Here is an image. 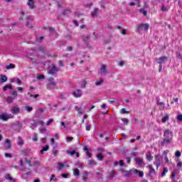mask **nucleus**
Listing matches in <instances>:
<instances>
[{
  "label": "nucleus",
  "mask_w": 182,
  "mask_h": 182,
  "mask_svg": "<svg viewBox=\"0 0 182 182\" xmlns=\"http://www.w3.org/2000/svg\"><path fill=\"white\" fill-rule=\"evenodd\" d=\"M14 100H15V98H13V97H9L6 98V102L8 103H13Z\"/></svg>",
  "instance_id": "nucleus-36"
},
{
  "label": "nucleus",
  "mask_w": 182,
  "mask_h": 182,
  "mask_svg": "<svg viewBox=\"0 0 182 182\" xmlns=\"http://www.w3.org/2000/svg\"><path fill=\"white\" fill-rule=\"evenodd\" d=\"M58 171H62V168H63V167H65V165H63V164L58 162Z\"/></svg>",
  "instance_id": "nucleus-32"
},
{
  "label": "nucleus",
  "mask_w": 182,
  "mask_h": 182,
  "mask_svg": "<svg viewBox=\"0 0 182 182\" xmlns=\"http://www.w3.org/2000/svg\"><path fill=\"white\" fill-rule=\"evenodd\" d=\"M175 156L176 157H180L181 156V152H180V151H176L175 153Z\"/></svg>",
  "instance_id": "nucleus-53"
},
{
  "label": "nucleus",
  "mask_w": 182,
  "mask_h": 182,
  "mask_svg": "<svg viewBox=\"0 0 182 182\" xmlns=\"http://www.w3.org/2000/svg\"><path fill=\"white\" fill-rule=\"evenodd\" d=\"M120 113H121V114H126L129 113V111L126 110V108H122L120 110Z\"/></svg>",
  "instance_id": "nucleus-39"
},
{
  "label": "nucleus",
  "mask_w": 182,
  "mask_h": 182,
  "mask_svg": "<svg viewBox=\"0 0 182 182\" xmlns=\"http://www.w3.org/2000/svg\"><path fill=\"white\" fill-rule=\"evenodd\" d=\"M66 140L67 141H72V140H73V137L67 136Z\"/></svg>",
  "instance_id": "nucleus-63"
},
{
  "label": "nucleus",
  "mask_w": 182,
  "mask_h": 182,
  "mask_svg": "<svg viewBox=\"0 0 182 182\" xmlns=\"http://www.w3.org/2000/svg\"><path fill=\"white\" fill-rule=\"evenodd\" d=\"M6 178V180H9L10 181H12V182H16V179L12 178V176H11V174H8Z\"/></svg>",
  "instance_id": "nucleus-27"
},
{
  "label": "nucleus",
  "mask_w": 182,
  "mask_h": 182,
  "mask_svg": "<svg viewBox=\"0 0 182 182\" xmlns=\"http://www.w3.org/2000/svg\"><path fill=\"white\" fill-rule=\"evenodd\" d=\"M61 177L64 178H68L69 177V173H61Z\"/></svg>",
  "instance_id": "nucleus-55"
},
{
  "label": "nucleus",
  "mask_w": 182,
  "mask_h": 182,
  "mask_svg": "<svg viewBox=\"0 0 182 182\" xmlns=\"http://www.w3.org/2000/svg\"><path fill=\"white\" fill-rule=\"evenodd\" d=\"M122 122H123V124H129V119L127 118H122Z\"/></svg>",
  "instance_id": "nucleus-37"
},
{
  "label": "nucleus",
  "mask_w": 182,
  "mask_h": 182,
  "mask_svg": "<svg viewBox=\"0 0 182 182\" xmlns=\"http://www.w3.org/2000/svg\"><path fill=\"white\" fill-rule=\"evenodd\" d=\"M11 129L16 130V132H19L22 129V123L19 122H16L11 125Z\"/></svg>",
  "instance_id": "nucleus-4"
},
{
  "label": "nucleus",
  "mask_w": 182,
  "mask_h": 182,
  "mask_svg": "<svg viewBox=\"0 0 182 182\" xmlns=\"http://www.w3.org/2000/svg\"><path fill=\"white\" fill-rule=\"evenodd\" d=\"M103 82L104 80H100L99 81H96L95 82V85L96 86H100V85H103Z\"/></svg>",
  "instance_id": "nucleus-38"
},
{
  "label": "nucleus",
  "mask_w": 182,
  "mask_h": 182,
  "mask_svg": "<svg viewBox=\"0 0 182 182\" xmlns=\"http://www.w3.org/2000/svg\"><path fill=\"white\" fill-rule=\"evenodd\" d=\"M168 119H170L169 115L166 114L161 119L162 123H166V122L168 121Z\"/></svg>",
  "instance_id": "nucleus-29"
},
{
  "label": "nucleus",
  "mask_w": 182,
  "mask_h": 182,
  "mask_svg": "<svg viewBox=\"0 0 182 182\" xmlns=\"http://www.w3.org/2000/svg\"><path fill=\"white\" fill-rule=\"evenodd\" d=\"M167 171H168V169L167 168H164L163 172L161 173L162 177H164V176H166V173H167Z\"/></svg>",
  "instance_id": "nucleus-45"
},
{
  "label": "nucleus",
  "mask_w": 182,
  "mask_h": 182,
  "mask_svg": "<svg viewBox=\"0 0 182 182\" xmlns=\"http://www.w3.org/2000/svg\"><path fill=\"white\" fill-rule=\"evenodd\" d=\"M39 132L41 134H49V131L46 129V128H40Z\"/></svg>",
  "instance_id": "nucleus-18"
},
{
  "label": "nucleus",
  "mask_w": 182,
  "mask_h": 182,
  "mask_svg": "<svg viewBox=\"0 0 182 182\" xmlns=\"http://www.w3.org/2000/svg\"><path fill=\"white\" fill-rule=\"evenodd\" d=\"M48 150H49V145H46L43 147L42 150L40 151L41 154H43V153H45V151H48Z\"/></svg>",
  "instance_id": "nucleus-20"
},
{
  "label": "nucleus",
  "mask_w": 182,
  "mask_h": 182,
  "mask_svg": "<svg viewBox=\"0 0 182 182\" xmlns=\"http://www.w3.org/2000/svg\"><path fill=\"white\" fill-rule=\"evenodd\" d=\"M57 180L58 178H56V176H55V174H52L50 181H56Z\"/></svg>",
  "instance_id": "nucleus-43"
},
{
  "label": "nucleus",
  "mask_w": 182,
  "mask_h": 182,
  "mask_svg": "<svg viewBox=\"0 0 182 182\" xmlns=\"http://www.w3.org/2000/svg\"><path fill=\"white\" fill-rule=\"evenodd\" d=\"M72 95L74 96V97H82V91L77 89L74 91Z\"/></svg>",
  "instance_id": "nucleus-9"
},
{
  "label": "nucleus",
  "mask_w": 182,
  "mask_h": 182,
  "mask_svg": "<svg viewBox=\"0 0 182 182\" xmlns=\"http://www.w3.org/2000/svg\"><path fill=\"white\" fill-rule=\"evenodd\" d=\"M155 159H156V161L154 162V164H156V167H159L160 166V158L156 156Z\"/></svg>",
  "instance_id": "nucleus-24"
},
{
  "label": "nucleus",
  "mask_w": 182,
  "mask_h": 182,
  "mask_svg": "<svg viewBox=\"0 0 182 182\" xmlns=\"http://www.w3.org/2000/svg\"><path fill=\"white\" fill-rule=\"evenodd\" d=\"M58 72H59V68H58V67L55 65H52L48 69V73H49V75H52L53 76V75H55V73H58Z\"/></svg>",
  "instance_id": "nucleus-2"
},
{
  "label": "nucleus",
  "mask_w": 182,
  "mask_h": 182,
  "mask_svg": "<svg viewBox=\"0 0 182 182\" xmlns=\"http://www.w3.org/2000/svg\"><path fill=\"white\" fill-rule=\"evenodd\" d=\"M26 112H32V110H33V108L32 107L26 106Z\"/></svg>",
  "instance_id": "nucleus-49"
},
{
  "label": "nucleus",
  "mask_w": 182,
  "mask_h": 182,
  "mask_svg": "<svg viewBox=\"0 0 182 182\" xmlns=\"http://www.w3.org/2000/svg\"><path fill=\"white\" fill-rule=\"evenodd\" d=\"M96 157L100 161H102L105 159V156L102 154H97Z\"/></svg>",
  "instance_id": "nucleus-28"
},
{
  "label": "nucleus",
  "mask_w": 182,
  "mask_h": 182,
  "mask_svg": "<svg viewBox=\"0 0 182 182\" xmlns=\"http://www.w3.org/2000/svg\"><path fill=\"white\" fill-rule=\"evenodd\" d=\"M137 166L141 168L144 167L145 164H144V161H143V159L137 158Z\"/></svg>",
  "instance_id": "nucleus-11"
},
{
  "label": "nucleus",
  "mask_w": 182,
  "mask_h": 182,
  "mask_svg": "<svg viewBox=\"0 0 182 182\" xmlns=\"http://www.w3.org/2000/svg\"><path fill=\"white\" fill-rule=\"evenodd\" d=\"M18 146H23V140L21 136H18V141L17 143Z\"/></svg>",
  "instance_id": "nucleus-35"
},
{
  "label": "nucleus",
  "mask_w": 182,
  "mask_h": 182,
  "mask_svg": "<svg viewBox=\"0 0 182 182\" xmlns=\"http://www.w3.org/2000/svg\"><path fill=\"white\" fill-rule=\"evenodd\" d=\"M137 174L139 177L142 178L143 176H144V172H143V171H137Z\"/></svg>",
  "instance_id": "nucleus-40"
},
{
  "label": "nucleus",
  "mask_w": 182,
  "mask_h": 182,
  "mask_svg": "<svg viewBox=\"0 0 182 182\" xmlns=\"http://www.w3.org/2000/svg\"><path fill=\"white\" fill-rule=\"evenodd\" d=\"M124 61H119V63H118V65H119V66H123V65H124Z\"/></svg>",
  "instance_id": "nucleus-64"
},
{
  "label": "nucleus",
  "mask_w": 182,
  "mask_h": 182,
  "mask_svg": "<svg viewBox=\"0 0 182 182\" xmlns=\"http://www.w3.org/2000/svg\"><path fill=\"white\" fill-rule=\"evenodd\" d=\"M105 151V148H98V154H102Z\"/></svg>",
  "instance_id": "nucleus-54"
},
{
  "label": "nucleus",
  "mask_w": 182,
  "mask_h": 182,
  "mask_svg": "<svg viewBox=\"0 0 182 182\" xmlns=\"http://www.w3.org/2000/svg\"><path fill=\"white\" fill-rule=\"evenodd\" d=\"M37 79L38 80H42V79H45V75H38Z\"/></svg>",
  "instance_id": "nucleus-57"
},
{
  "label": "nucleus",
  "mask_w": 182,
  "mask_h": 182,
  "mask_svg": "<svg viewBox=\"0 0 182 182\" xmlns=\"http://www.w3.org/2000/svg\"><path fill=\"white\" fill-rule=\"evenodd\" d=\"M114 176H116V172L112 171L110 174H109V177H114Z\"/></svg>",
  "instance_id": "nucleus-59"
},
{
  "label": "nucleus",
  "mask_w": 182,
  "mask_h": 182,
  "mask_svg": "<svg viewBox=\"0 0 182 182\" xmlns=\"http://www.w3.org/2000/svg\"><path fill=\"white\" fill-rule=\"evenodd\" d=\"M87 176H89V172H85L82 176V180L84 181H85V180H87Z\"/></svg>",
  "instance_id": "nucleus-41"
},
{
  "label": "nucleus",
  "mask_w": 182,
  "mask_h": 182,
  "mask_svg": "<svg viewBox=\"0 0 182 182\" xmlns=\"http://www.w3.org/2000/svg\"><path fill=\"white\" fill-rule=\"evenodd\" d=\"M33 141H38V134L35 133L33 136Z\"/></svg>",
  "instance_id": "nucleus-44"
},
{
  "label": "nucleus",
  "mask_w": 182,
  "mask_h": 182,
  "mask_svg": "<svg viewBox=\"0 0 182 182\" xmlns=\"http://www.w3.org/2000/svg\"><path fill=\"white\" fill-rule=\"evenodd\" d=\"M124 177H132L133 174H137V169L131 170V171H123Z\"/></svg>",
  "instance_id": "nucleus-3"
},
{
  "label": "nucleus",
  "mask_w": 182,
  "mask_h": 182,
  "mask_svg": "<svg viewBox=\"0 0 182 182\" xmlns=\"http://www.w3.org/2000/svg\"><path fill=\"white\" fill-rule=\"evenodd\" d=\"M27 5L29 6L30 9H35V1H33V0H28Z\"/></svg>",
  "instance_id": "nucleus-13"
},
{
  "label": "nucleus",
  "mask_w": 182,
  "mask_h": 182,
  "mask_svg": "<svg viewBox=\"0 0 182 182\" xmlns=\"http://www.w3.org/2000/svg\"><path fill=\"white\" fill-rule=\"evenodd\" d=\"M157 63L159 65H161L162 63H164L166 61H167V56H162L159 58L156 59Z\"/></svg>",
  "instance_id": "nucleus-8"
},
{
  "label": "nucleus",
  "mask_w": 182,
  "mask_h": 182,
  "mask_svg": "<svg viewBox=\"0 0 182 182\" xmlns=\"http://www.w3.org/2000/svg\"><path fill=\"white\" fill-rule=\"evenodd\" d=\"M0 119L4 120V122H6L8 120V116L6 114H1L0 115Z\"/></svg>",
  "instance_id": "nucleus-22"
},
{
  "label": "nucleus",
  "mask_w": 182,
  "mask_h": 182,
  "mask_svg": "<svg viewBox=\"0 0 182 182\" xmlns=\"http://www.w3.org/2000/svg\"><path fill=\"white\" fill-rule=\"evenodd\" d=\"M140 14H143L144 16H147V10L144 8H141L139 9Z\"/></svg>",
  "instance_id": "nucleus-23"
},
{
  "label": "nucleus",
  "mask_w": 182,
  "mask_h": 182,
  "mask_svg": "<svg viewBox=\"0 0 182 182\" xmlns=\"http://www.w3.org/2000/svg\"><path fill=\"white\" fill-rule=\"evenodd\" d=\"M146 159L148 160V161H151V160H153V156H151V154L146 155Z\"/></svg>",
  "instance_id": "nucleus-47"
},
{
  "label": "nucleus",
  "mask_w": 182,
  "mask_h": 182,
  "mask_svg": "<svg viewBox=\"0 0 182 182\" xmlns=\"http://www.w3.org/2000/svg\"><path fill=\"white\" fill-rule=\"evenodd\" d=\"M5 157H9V159H12V155L11 154L5 153Z\"/></svg>",
  "instance_id": "nucleus-61"
},
{
  "label": "nucleus",
  "mask_w": 182,
  "mask_h": 182,
  "mask_svg": "<svg viewBox=\"0 0 182 182\" xmlns=\"http://www.w3.org/2000/svg\"><path fill=\"white\" fill-rule=\"evenodd\" d=\"M161 11H163L164 12H167V11H168V9H167V7H166V6H164V4H162Z\"/></svg>",
  "instance_id": "nucleus-42"
},
{
  "label": "nucleus",
  "mask_w": 182,
  "mask_h": 182,
  "mask_svg": "<svg viewBox=\"0 0 182 182\" xmlns=\"http://www.w3.org/2000/svg\"><path fill=\"white\" fill-rule=\"evenodd\" d=\"M149 28H150V26L149 25V23H145V24H139L138 26V31H145V32H147L149 31Z\"/></svg>",
  "instance_id": "nucleus-5"
},
{
  "label": "nucleus",
  "mask_w": 182,
  "mask_h": 182,
  "mask_svg": "<svg viewBox=\"0 0 182 182\" xmlns=\"http://www.w3.org/2000/svg\"><path fill=\"white\" fill-rule=\"evenodd\" d=\"M8 80V78L5 75H1L0 77V82L1 83H5V82Z\"/></svg>",
  "instance_id": "nucleus-31"
},
{
  "label": "nucleus",
  "mask_w": 182,
  "mask_h": 182,
  "mask_svg": "<svg viewBox=\"0 0 182 182\" xmlns=\"http://www.w3.org/2000/svg\"><path fill=\"white\" fill-rule=\"evenodd\" d=\"M11 95H12L14 99H16V97L18 96V92L16 91H13L11 92Z\"/></svg>",
  "instance_id": "nucleus-46"
},
{
  "label": "nucleus",
  "mask_w": 182,
  "mask_h": 182,
  "mask_svg": "<svg viewBox=\"0 0 182 182\" xmlns=\"http://www.w3.org/2000/svg\"><path fill=\"white\" fill-rule=\"evenodd\" d=\"M8 89H11L12 90V89H14V87H12V85H6L3 87V90L4 92H6V90H8Z\"/></svg>",
  "instance_id": "nucleus-33"
},
{
  "label": "nucleus",
  "mask_w": 182,
  "mask_h": 182,
  "mask_svg": "<svg viewBox=\"0 0 182 182\" xmlns=\"http://www.w3.org/2000/svg\"><path fill=\"white\" fill-rule=\"evenodd\" d=\"M66 153L70 156H75V154H76V157H79V153L76 152L75 151H66Z\"/></svg>",
  "instance_id": "nucleus-19"
},
{
  "label": "nucleus",
  "mask_w": 182,
  "mask_h": 182,
  "mask_svg": "<svg viewBox=\"0 0 182 182\" xmlns=\"http://www.w3.org/2000/svg\"><path fill=\"white\" fill-rule=\"evenodd\" d=\"M176 119L178 122H182V114H179L176 117Z\"/></svg>",
  "instance_id": "nucleus-56"
},
{
  "label": "nucleus",
  "mask_w": 182,
  "mask_h": 182,
  "mask_svg": "<svg viewBox=\"0 0 182 182\" xmlns=\"http://www.w3.org/2000/svg\"><path fill=\"white\" fill-rule=\"evenodd\" d=\"M5 149H9L11 148V140L6 139L4 143Z\"/></svg>",
  "instance_id": "nucleus-15"
},
{
  "label": "nucleus",
  "mask_w": 182,
  "mask_h": 182,
  "mask_svg": "<svg viewBox=\"0 0 182 182\" xmlns=\"http://www.w3.org/2000/svg\"><path fill=\"white\" fill-rule=\"evenodd\" d=\"M156 105L158 106H162V107H160V109L161 110H164V105H165L164 102L157 101Z\"/></svg>",
  "instance_id": "nucleus-21"
},
{
  "label": "nucleus",
  "mask_w": 182,
  "mask_h": 182,
  "mask_svg": "<svg viewBox=\"0 0 182 182\" xmlns=\"http://www.w3.org/2000/svg\"><path fill=\"white\" fill-rule=\"evenodd\" d=\"M6 69L7 70H9V69H15V65L14 64H9V65L6 66Z\"/></svg>",
  "instance_id": "nucleus-34"
},
{
  "label": "nucleus",
  "mask_w": 182,
  "mask_h": 182,
  "mask_svg": "<svg viewBox=\"0 0 182 182\" xmlns=\"http://www.w3.org/2000/svg\"><path fill=\"white\" fill-rule=\"evenodd\" d=\"M100 75V76H106L107 75V66L106 65H101Z\"/></svg>",
  "instance_id": "nucleus-6"
},
{
  "label": "nucleus",
  "mask_w": 182,
  "mask_h": 182,
  "mask_svg": "<svg viewBox=\"0 0 182 182\" xmlns=\"http://www.w3.org/2000/svg\"><path fill=\"white\" fill-rule=\"evenodd\" d=\"M148 167L149 168V174H154V173H156V170L153 168L152 165H149Z\"/></svg>",
  "instance_id": "nucleus-25"
},
{
  "label": "nucleus",
  "mask_w": 182,
  "mask_h": 182,
  "mask_svg": "<svg viewBox=\"0 0 182 182\" xmlns=\"http://www.w3.org/2000/svg\"><path fill=\"white\" fill-rule=\"evenodd\" d=\"M97 14H99V9H94V10L91 12L92 18H96V16H97Z\"/></svg>",
  "instance_id": "nucleus-14"
},
{
  "label": "nucleus",
  "mask_w": 182,
  "mask_h": 182,
  "mask_svg": "<svg viewBox=\"0 0 182 182\" xmlns=\"http://www.w3.org/2000/svg\"><path fill=\"white\" fill-rule=\"evenodd\" d=\"M80 85L82 89H85L86 87V81L85 80H81Z\"/></svg>",
  "instance_id": "nucleus-30"
},
{
  "label": "nucleus",
  "mask_w": 182,
  "mask_h": 182,
  "mask_svg": "<svg viewBox=\"0 0 182 182\" xmlns=\"http://www.w3.org/2000/svg\"><path fill=\"white\" fill-rule=\"evenodd\" d=\"M20 111L21 109H19V107H13L11 108V113H13V114H18Z\"/></svg>",
  "instance_id": "nucleus-12"
},
{
  "label": "nucleus",
  "mask_w": 182,
  "mask_h": 182,
  "mask_svg": "<svg viewBox=\"0 0 182 182\" xmlns=\"http://www.w3.org/2000/svg\"><path fill=\"white\" fill-rule=\"evenodd\" d=\"M30 127L32 130H35V129L38 127V122L36 121H33V122L31 123Z\"/></svg>",
  "instance_id": "nucleus-17"
},
{
  "label": "nucleus",
  "mask_w": 182,
  "mask_h": 182,
  "mask_svg": "<svg viewBox=\"0 0 182 182\" xmlns=\"http://www.w3.org/2000/svg\"><path fill=\"white\" fill-rule=\"evenodd\" d=\"M80 172L79 171V169H75L74 170V176H80Z\"/></svg>",
  "instance_id": "nucleus-52"
},
{
  "label": "nucleus",
  "mask_w": 182,
  "mask_h": 182,
  "mask_svg": "<svg viewBox=\"0 0 182 182\" xmlns=\"http://www.w3.org/2000/svg\"><path fill=\"white\" fill-rule=\"evenodd\" d=\"M164 136L166 139H171L173 137V132L169 129H166L164 131Z\"/></svg>",
  "instance_id": "nucleus-7"
},
{
  "label": "nucleus",
  "mask_w": 182,
  "mask_h": 182,
  "mask_svg": "<svg viewBox=\"0 0 182 182\" xmlns=\"http://www.w3.org/2000/svg\"><path fill=\"white\" fill-rule=\"evenodd\" d=\"M66 109H68V110H70V106L67 105V106L63 107V108H62V110H63H63H66Z\"/></svg>",
  "instance_id": "nucleus-60"
},
{
  "label": "nucleus",
  "mask_w": 182,
  "mask_h": 182,
  "mask_svg": "<svg viewBox=\"0 0 182 182\" xmlns=\"http://www.w3.org/2000/svg\"><path fill=\"white\" fill-rule=\"evenodd\" d=\"M58 65H59V66H60L61 68H63V66H65V64L63 63V61H62V60H59V61H58Z\"/></svg>",
  "instance_id": "nucleus-58"
},
{
  "label": "nucleus",
  "mask_w": 182,
  "mask_h": 182,
  "mask_svg": "<svg viewBox=\"0 0 182 182\" xmlns=\"http://www.w3.org/2000/svg\"><path fill=\"white\" fill-rule=\"evenodd\" d=\"M97 164L96 163V161L93 159H90L88 160V165L89 166H96Z\"/></svg>",
  "instance_id": "nucleus-26"
},
{
  "label": "nucleus",
  "mask_w": 182,
  "mask_h": 182,
  "mask_svg": "<svg viewBox=\"0 0 182 182\" xmlns=\"http://www.w3.org/2000/svg\"><path fill=\"white\" fill-rule=\"evenodd\" d=\"M26 26H28V28H33L32 23H29L28 21L26 22Z\"/></svg>",
  "instance_id": "nucleus-62"
},
{
  "label": "nucleus",
  "mask_w": 182,
  "mask_h": 182,
  "mask_svg": "<svg viewBox=\"0 0 182 182\" xmlns=\"http://www.w3.org/2000/svg\"><path fill=\"white\" fill-rule=\"evenodd\" d=\"M48 83L47 84V89L48 90H52L53 89H55L56 87V82H55V80L53 78H48Z\"/></svg>",
  "instance_id": "nucleus-1"
},
{
  "label": "nucleus",
  "mask_w": 182,
  "mask_h": 182,
  "mask_svg": "<svg viewBox=\"0 0 182 182\" xmlns=\"http://www.w3.org/2000/svg\"><path fill=\"white\" fill-rule=\"evenodd\" d=\"M171 141V138H165L161 142V146H164L166 144H170Z\"/></svg>",
  "instance_id": "nucleus-10"
},
{
  "label": "nucleus",
  "mask_w": 182,
  "mask_h": 182,
  "mask_svg": "<svg viewBox=\"0 0 182 182\" xmlns=\"http://www.w3.org/2000/svg\"><path fill=\"white\" fill-rule=\"evenodd\" d=\"M90 127H92V124H87L86 125L85 129H86L87 132H90Z\"/></svg>",
  "instance_id": "nucleus-51"
},
{
  "label": "nucleus",
  "mask_w": 182,
  "mask_h": 182,
  "mask_svg": "<svg viewBox=\"0 0 182 182\" xmlns=\"http://www.w3.org/2000/svg\"><path fill=\"white\" fill-rule=\"evenodd\" d=\"M83 41H84V42H89V41H90V36H87L84 37Z\"/></svg>",
  "instance_id": "nucleus-50"
},
{
  "label": "nucleus",
  "mask_w": 182,
  "mask_h": 182,
  "mask_svg": "<svg viewBox=\"0 0 182 182\" xmlns=\"http://www.w3.org/2000/svg\"><path fill=\"white\" fill-rule=\"evenodd\" d=\"M52 123H53V119L50 118L48 119V121L46 123V126H49L50 124H52Z\"/></svg>",
  "instance_id": "nucleus-48"
},
{
  "label": "nucleus",
  "mask_w": 182,
  "mask_h": 182,
  "mask_svg": "<svg viewBox=\"0 0 182 182\" xmlns=\"http://www.w3.org/2000/svg\"><path fill=\"white\" fill-rule=\"evenodd\" d=\"M60 1L61 0L55 1L58 3V9H62V8L65 7V4Z\"/></svg>",
  "instance_id": "nucleus-16"
}]
</instances>
